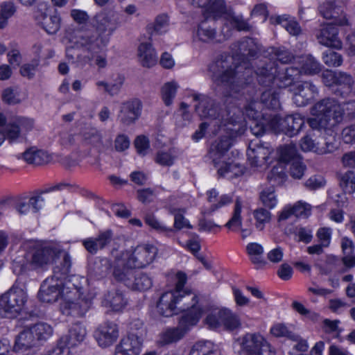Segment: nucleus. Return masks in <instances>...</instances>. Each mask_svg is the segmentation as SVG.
Listing matches in <instances>:
<instances>
[{"instance_id": "nucleus-32", "label": "nucleus", "mask_w": 355, "mask_h": 355, "mask_svg": "<svg viewBox=\"0 0 355 355\" xmlns=\"http://www.w3.org/2000/svg\"><path fill=\"white\" fill-rule=\"evenodd\" d=\"M111 268L107 259L96 258L88 265V275L91 278L101 279L105 277Z\"/></svg>"}, {"instance_id": "nucleus-56", "label": "nucleus", "mask_w": 355, "mask_h": 355, "mask_svg": "<svg viewBox=\"0 0 355 355\" xmlns=\"http://www.w3.org/2000/svg\"><path fill=\"white\" fill-rule=\"evenodd\" d=\"M253 216L256 220L255 226L262 230L266 223H268L271 219L270 212L263 208H259L254 211Z\"/></svg>"}, {"instance_id": "nucleus-28", "label": "nucleus", "mask_w": 355, "mask_h": 355, "mask_svg": "<svg viewBox=\"0 0 355 355\" xmlns=\"http://www.w3.org/2000/svg\"><path fill=\"white\" fill-rule=\"evenodd\" d=\"M177 291L163 293L157 304L158 313L164 317H170L178 313Z\"/></svg>"}, {"instance_id": "nucleus-57", "label": "nucleus", "mask_w": 355, "mask_h": 355, "mask_svg": "<svg viewBox=\"0 0 355 355\" xmlns=\"http://www.w3.org/2000/svg\"><path fill=\"white\" fill-rule=\"evenodd\" d=\"M238 53L243 55L253 57L256 55L257 50L254 48V44L252 39H245L238 43Z\"/></svg>"}, {"instance_id": "nucleus-50", "label": "nucleus", "mask_w": 355, "mask_h": 355, "mask_svg": "<svg viewBox=\"0 0 355 355\" xmlns=\"http://www.w3.org/2000/svg\"><path fill=\"white\" fill-rule=\"evenodd\" d=\"M178 87V85L175 81L168 82L163 85L162 88V96L166 106H169L173 103Z\"/></svg>"}, {"instance_id": "nucleus-22", "label": "nucleus", "mask_w": 355, "mask_h": 355, "mask_svg": "<svg viewBox=\"0 0 355 355\" xmlns=\"http://www.w3.org/2000/svg\"><path fill=\"white\" fill-rule=\"evenodd\" d=\"M95 338L101 347L112 345L119 337L117 325L112 322H106L100 325L94 333Z\"/></svg>"}, {"instance_id": "nucleus-60", "label": "nucleus", "mask_w": 355, "mask_h": 355, "mask_svg": "<svg viewBox=\"0 0 355 355\" xmlns=\"http://www.w3.org/2000/svg\"><path fill=\"white\" fill-rule=\"evenodd\" d=\"M308 123L313 130H322L325 132H332L331 125H329V123L320 116H315L314 118L309 119Z\"/></svg>"}, {"instance_id": "nucleus-35", "label": "nucleus", "mask_w": 355, "mask_h": 355, "mask_svg": "<svg viewBox=\"0 0 355 355\" xmlns=\"http://www.w3.org/2000/svg\"><path fill=\"white\" fill-rule=\"evenodd\" d=\"M22 157L30 164L42 165L51 161V156L46 152L31 148L26 150Z\"/></svg>"}, {"instance_id": "nucleus-4", "label": "nucleus", "mask_w": 355, "mask_h": 355, "mask_svg": "<svg viewBox=\"0 0 355 355\" xmlns=\"http://www.w3.org/2000/svg\"><path fill=\"white\" fill-rule=\"evenodd\" d=\"M301 71L297 67H286L278 71L277 66L272 62L260 67L256 71L257 80L260 85L270 86L274 82L280 88L293 87L294 80L299 76Z\"/></svg>"}, {"instance_id": "nucleus-31", "label": "nucleus", "mask_w": 355, "mask_h": 355, "mask_svg": "<svg viewBox=\"0 0 355 355\" xmlns=\"http://www.w3.org/2000/svg\"><path fill=\"white\" fill-rule=\"evenodd\" d=\"M87 334L86 329L79 323L74 324L69 330V334L60 338L61 344L74 347L83 341Z\"/></svg>"}, {"instance_id": "nucleus-55", "label": "nucleus", "mask_w": 355, "mask_h": 355, "mask_svg": "<svg viewBox=\"0 0 355 355\" xmlns=\"http://www.w3.org/2000/svg\"><path fill=\"white\" fill-rule=\"evenodd\" d=\"M241 208L242 203L239 198H237L235 202L234 209L233 211V214L230 220L225 224V227L228 229H232L233 227H239L242 224V217H241Z\"/></svg>"}, {"instance_id": "nucleus-11", "label": "nucleus", "mask_w": 355, "mask_h": 355, "mask_svg": "<svg viewBox=\"0 0 355 355\" xmlns=\"http://www.w3.org/2000/svg\"><path fill=\"white\" fill-rule=\"evenodd\" d=\"M304 124V119L298 114L288 115L284 118L275 116L270 121V125L275 132H282L290 137L297 135Z\"/></svg>"}, {"instance_id": "nucleus-14", "label": "nucleus", "mask_w": 355, "mask_h": 355, "mask_svg": "<svg viewBox=\"0 0 355 355\" xmlns=\"http://www.w3.org/2000/svg\"><path fill=\"white\" fill-rule=\"evenodd\" d=\"M142 345L141 334L130 331L116 345L114 355H139Z\"/></svg>"}, {"instance_id": "nucleus-43", "label": "nucleus", "mask_w": 355, "mask_h": 355, "mask_svg": "<svg viewBox=\"0 0 355 355\" xmlns=\"http://www.w3.org/2000/svg\"><path fill=\"white\" fill-rule=\"evenodd\" d=\"M133 268L129 267L126 262L125 264L116 266L114 269L113 275L117 281L123 282L128 287V282H132L136 273Z\"/></svg>"}, {"instance_id": "nucleus-24", "label": "nucleus", "mask_w": 355, "mask_h": 355, "mask_svg": "<svg viewBox=\"0 0 355 355\" xmlns=\"http://www.w3.org/2000/svg\"><path fill=\"white\" fill-rule=\"evenodd\" d=\"M223 129L225 132L229 134V137H224L220 139L216 145L212 146L209 152V157L211 159V162L214 166H218L221 161L225 160L226 153L232 146L231 137H237V135H231L230 131H227L224 126H222L220 130ZM241 134H239L241 135Z\"/></svg>"}, {"instance_id": "nucleus-29", "label": "nucleus", "mask_w": 355, "mask_h": 355, "mask_svg": "<svg viewBox=\"0 0 355 355\" xmlns=\"http://www.w3.org/2000/svg\"><path fill=\"white\" fill-rule=\"evenodd\" d=\"M232 8L227 7L225 0H209L203 10V16L206 19H211L214 21L220 17L225 19Z\"/></svg>"}, {"instance_id": "nucleus-42", "label": "nucleus", "mask_w": 355, "mask_h": 355, "mask_svg": "<svg viewBox=\"0 0 355 355\" xmlns=\"http://www.w3.org/2000/svg\"><path fill=\"white\" fill-rule=\"evenodd\" d=\"M189 355H220V352L211 342L200 341L192 347Z\"/></svg>"}, {"instance_id": "nucleus-9", "label": "nucleus", "mask_w": 355, "mask_h": 355, "mask_svg": "<svg viewBox=\"0 0 355 355\" xmlns=\"http://www.w3.org/2000/svg\"><path fill=\"white\" fill-rule=\"evenodd\" d=\"M197 323V316L191 318H189L187 316H181L177 327L167 328L160 334L158 340L159 344L163 346L178 342Z\"/></svg>"}, {"instance_id": "nucleus-48", "label": "nucleus", "mask_w": 355, "mask_h": 355, "mask_svg": "<svg viewBox=\"0 0 355 355\" xmlns=\"http://www.w3.org/2000/svg\"><path fill=\"white\" fill-rule=\"evenodd\" d=\"M297 159L300 158L298 156L297 147L295 144L284 145L279 148V159L281 162L284 163L291 162L292 163Z\"/></svg>"}, {"instance_id": "nucleus-62", "label": "nucleus", "mask_w": 355, "mask_h": 355, "mask_svg": "<svg viewBox=\"0 0 355 355\" xmlns=\"http://www.w3.org/2000/svg\"><path fill=\"white\" fill-rule=\"evenodd\" d=\"M145 223L153 230L159 232H172L173 230L163 225L152 214H147L144 217Z\"/></svg>"}, {"instance_id": "nucleus-34", "label": "nucleus", "mask_w": 355, "mask_h": 355, "mask_svg": "<svg viewBox=\"0 0 355 355\" xmlns=\"http://www.w3.org/2000/svg\"><path fill=\"white\" fill-rule=\"evenodd\" d=\"M139 62L143 67H151L157 61L155 49L150 43H141L138 48Z\"/></svg>"}, {"instance_id": "nucleus-23", "label": "nucleus", "mask_w": 355, "mask_h": 355, "mask_svg": "<svg viewBox=\"0 0 355 355\" xmlns=\"http://www.w3.org/2000/svg\"><path fill=\"white\" fill-rule=\"evenodd\" d=\"M215 26V21L205 18L198 26L196 37L198 41L205 44H216L222 42Z\"/></svg>"}, {"instance_id": "nucleus-59", "label": "nucleus", "mask_w": 355, "mask_h": 355, "mask_svg": "<svg viewBox=\"0 0 355 355\" xmlns=\"http://www.w3.org/2000/svg\"><path fill=\"white\" fill-rule=\"evenodd\" d=\"M323 61L329 67H336L341 65L343 58L340 54L329 50L323 54Z\"/></svg>"}, {"instance_id": "nucleus-53", "label": "nucleus", "mask_w": 355, "mask_h": 355, "mask_svg": "<svg viewBox=\"0 0 355 355\" xmlns=\"http://www.w3.org/2000/svg\"><path fill=\"white\" fill-rule=\"evenodd\" d=\"M3 134L6 139L10 143L17 141L21 137V128L17 125L14 119L6 125Z\"/></svg>"}, {"instance_id": "nucleus-12", "label": "nucleus", "mask_w": 355, "mask_h": 355, "mask_svg": "<svg viewBox=\"0 0 355 355\" xmlns=\"http://www.w3.org/2000/svg\"><path fill=\"white\" fill-rule=\"evenodd\" d=\"M142 103L138 98H132L121 103L117 119L123 126L134 124L141 116Z\"/></svg>"}, {"instance_id": "nucleus-10", "label": "nucleus", "mask_w": 355, "mask_h": 355, "mask_svg": "<svg viewBox=\"0 0 355 355\" xmlns=\"http://www.w3.org/2000/svg\"><path fill=\"white\" fill-rule=\"evenodd\" d=\"M61 279V277L55 275L42 282L38 293V297L42 302L52 303L56 302L60 297L63 299L66 297Z\"/></svg>"}, {"instance_id": "nucleus-1", "label": "nucleus", "mask_w": 355, "mask_h": 355, "mask_svg": "<svg viewBox=\"0 0 355 355\" xmlns=\"http://www.w3.org/2000/svg\"><path fill=\"white\" fill-rule=\"evenodd\" d=\"M94 31L84 32L78 38V44L87 53V55H77L76 61L82 66L92 64L94 60L98 69L107 65L106 55L103 50L110 42V36L120 26L119 15L111 11H103L96 14L91 22Z\"/></svg>"}, {"instance_id": "nucleus-26", "label": "nucleus", "mask_w": 355, "mask_h": 355, "mask_svg": "<svg viewBox=\"0 0 355 355\" xmlns=\"http://www.w3.org/2000/svg\"><path fill=\"white\" fill-rule=\"evenodd\" d=\"M244 111L241 108L242 112V117L244 125H245V115L248 119L252 120V123L250 125V130L253 135L257 137L261 136L265 132V128L263 123L257 121V119L261 116L260 112L257 110V103L255 102H250L243 105ZM245 126H244V130Z\"/></svg>"}, {"instance_id": "nucleus-3", "label": "nucleus", "mask_w": 355, "mask_h": 355, "mask_svg": "<svg viewBox=\"0 0 355 355\" xmlns=\"http://www.w3.org/2000/svg\"><path fill=\"white\" fill-rule=\"evenodd\" d=\"M212 80L217 85L233 86L234 83L245 85L243 89L249 91V85L251 82L250 75L252 73V69L244 64H237L234 62L232 56L222 53L218 55L209 66Z\"/></svg>"}, {"instance_id": "nucleus-21", "label": "nucleus", "mask_w": 355, "mask_h": 355, "mask_svg": "<svg viewBox=\"0 0 355 355\" xmlns=\"http://www.w3.org/2000/svg\"><path fill=\"white\" fill-rule=\"evenodd\" d=\"M291 90L293 94V102L298 107L306 105L318 93L317 87L307 81L293 85Z\"/></svg>"}, {"instance_id": "nucleus-51", "label": "nucleus", "mask_w": 355, "mask_h": 355, "mask_svg": "<svg viewBox=\"0 0 355 355\" xmlns=\"http://www.w3.org/2000/svg\"><path fill=\"white\" fill-rule=\"evenodd\" d=\"M286 175L282 164L274 166L268 174L267 178L272 186L280 185L286 180Z\"/></svg>"}, {"instance_id": "nucleus-2", "label": "nucleus", "mask_w": 355, "mask_h": 355, "mask_svg": "<svg viewBox=\"0 0 355 355\" xmlns=\"http://www.w3.org/2000/svg\"><path fill=\"white\" fill-rule=\"evenodd\" d=\"M191 96L198 103L194 107L196 112L201 119L210 121L215 133L220 131L222 126L232 136L244 132L242 112L232 97L227 96L223 101V110L220 102L207 95L194 92Z\"/></svg>"}, {"instance_id": "nucleus-7", "label": "nucleus", "mask_w": 355, "mask_h": 355, "mask_svg": "<svg viewBox=\"0 0 355 355\" xmlns=\"http://www.w3.org/2000/svg\"><path fill=\"white\" fill-rule=\"evenodd\" d=\"M234 347H239V353L245 355H272L270 344L259 334L248 333L238 338Z\"/></svg>"}, {"instance_id": "nucleus-46", "label": "nucleus", "mask_w": 355, "mask_h": 355, "mask_svg": "<svg viewBox=\"0 0 355 355\" xmlns=\"http://www.w3.org/2000/svg\"><path fill=\"white\" fill-rule=\"evenodd\" d=\"M246 251L250 257L251 261L254 264H264L265 261L262 259L263 248L257 243H250L246 246Z\"/></svg>"}, {"instance_id": "nucleus-8", "label": "nucleus", "mask_w": 355, "mask_h": 355, "mask_svg": "<svg viewBox=\"0 0 355 355\" xmlns=\"http://www.w3.org/2000/svg\"><path fill=\"white\" fill-rule=\"evenodd\" d=\"M314 116H320L326 119L329 125L334 127L342 121L344 110L334 98H324L314 105L312 108Z\"/></svg>"}, {"instance_id": "nucleus-5", "label": "nucleus", "mask_w": 355, "mask_h": 355, "mask_svg": "<svg viewBox=\"0 0 355 355\" xmlns=\"http://www.w3.org/2000/svg\"><path fill=\"white\" fill-rule=\"evenodd\" d=\"M28 294L23 285L14 284L0 295V317L15 318L26 309Z\"/></svg>"}, {"instance_id": "nucleus-33", "label": "nucleus", "mask_w": 355, "mask_h": 355, "mask_svg": "<svg viewBox=\"0 0 355 355\" xmlns=\"http://www.w3.org/2000/svg\"><path fill=\"white\" fill-rule=\"evenodd\" d=\"M37 345L34 334L29 327L21 331L17 336L14 348L16 351L26 350Z\"/></svg>"}, {"instance_id": "nucleus-36", "label": "nucleus", "mask_w": 355, "mask_h": 355, "mask_svg": "<svg viewBox=\"0 0 355 355\" xmlns=\"http://www.w3.org/2000/svg\"><path fill=\"white\" fill-rule=\"evenodd\" d=\"M83 143L99 150L103 147L101 133L94 128H87L81 132Z\"/></svg>"}, {"instance_id": "nucleus-17", "label": "nucleus", "mask_w": 355, "mask_h": 355, "mask_svg": "<svg viewBox=\"0 0 355 355\" xmlns=\"http://www.w3.org/2000/svg\"><path fill=\"white\" fill-rule=\"evenodd\" d=\"M92 305V299L85 296L80 297L76 301H71L66 297L60 304V309L64 315L83 317L91 309Z\"/></svg>"}, {"instance_id": "nucleus-52", "label": "nucleus", "mask_w": 355, "mask_h": 355, "mask_svg": "<svg viewBox=\"0 0 355 355\" xmlns=\"http://www.w3.org/2000/svg\"><path fill=\"white\" fill-rule=\"evenodd\" d=\"M300 71L306 74H315L320 72V64L313 56L307 55L302 61Z\"/></svg>"}, {"instance_id": "nucleus-20", "label": "nucleus", "mask_w": 355, "mask_h": 355, "mask_svg": "<svg viewBox=\"0 0 355 355\" xmlns=\"http://www.w3.org/2000/svg\"><path fill=\"white\" fill-rule=\"evenodd\" d=\"M319 12L324 19L332 20L337 26H349V22L342 8L336 5L333 1H327L320 5Z\"/></svg>"}, {"instance_id": "nucleus-58", "label": "nucleus", "mask_w": 355, "mask_h": 355, "mask_svg": "<svg viewBox=\"0 0 355 355\" xmlns=\"http://www.w3.org/2000/svg\"><path fill=\"white\" fill-rule=\"evenodd\" d=\"M170 212L174 215V227L180 230L184 227L192 229L193 226L186 219L180 209H171Z\"/></svg>"}, {"instance_id": "nucleus-15", "label": "nucleus", "mask_w": 355, "mask_h": 355, "mask_svg": "<svg viewBox=\"0 0 355 355\" xmlns=\"http://www.w3.org/2000/svg\"><path fill=\"white\" fill-rule=\"evenodd\" d=\"M333 23L322 24L315 31L318 42L325 46L340 49L342 42L338 37V30Z\"/></svg>"}, {"instance_id": "nucleus-38", "label": "nucleus", "mask_w": 355, "mask_h": 355, "mask_svg": "<svg viewBox=\"0 0 355 355\" xmlns=\"http://www.w3.org/2000/svg\"><path fill=\"white\" fill-rule=\"evenodd\" d=\"M254 102L251 100L248 101L247 100L246 104ZM257 103V110L259 108V105L262 104L265 107L271 110H277L280 107V103L278 97V94L271 89L266 90L261 93L260 98V103L255 101Z\"/></svg>"}, {"instance_id": "nucleus-18", "label": "nucleus", "mask_w": 355, "mask_h": 355, "mask_svg": "<svg viewBox=\"0 0 355 355\" xmlns=\"http://www.w3.org/2000/svg\"><path fill=\"white\" fill-rule=\"evenodd\" d=\"M300 147L303 151H313L319 155L332 153L338 148L337 141L334 137L325 139L322 142L315 143L311 137L305 136L301 140Z\"/></svg>"}, {"instance_id": "nucleus-27", "label": "nucleus", "mask_w": 355, "mask_h": 355, "mask_svg": "<svg viewBox=\"0 0 355 355\" xmlns=\"http://www.w3.org/2000/svg\"><path fill=\"white\" fill-rule=\"evenodd\" d=\"M35 18L42 28L49 34L55 33L60 28V18L55 10L44 8V11H38Z\"/></svg>"}, {"instance_id": "nucleus-49", "label": "nucleus", "mask_w": 355, "mask_h": 355, "mask_svg": "<svg viewBox=\"0 0 355 355\" xmlns=\"http://www.w3.org/2000/svg\"><path fill=\"white\" fill-rule=\"evenodd\" d=\"M227 22L239 31H249L251 29V26L245 21L242 16L235 15L233 10L229 12L227 18Z\"/></svg>"}, {"instance_id": "nucleus-25", "label": "nucleus", "mask_w": 355, "mask_h": 355, "mask_svg": "<svg viewBox=\"0 0 355 355\" xmlns=\"http://www.w3.org/2000/svg\"><path fill=\"white\" fill-rule=\"evenodd\" d=\"M114 239L111 230L100 231L96 238H89L83 241L85 249L91 254H96L98 250L108 246Z\"/></svg>"}, {"instance_id": "nucleus-13", "label": "nucleus", "mask_w": 355, "mask_h": 355, "mask_svg": "<svg viewBox=\"0 0 355 355\" xmlns=\"http://www.w3.org/2000/svg\"><path fill=\"white\" fill-rule=\"evenodd\" d=\"M177 297L176 303L178 304V312L187 311L182 316H187L189 318L197 316L198 322L202 315V310L198 304L197 296L190 292L178 293V291H177Z\"/></svg>"}, {"instance_id": "nucleus-47", "label": "nucleus", "mask_w": 355, "mask_h": 355, "mask_svg": "<svg viewBox=\"0 0 355 355\" xmlns=\"http://www.w3.org/2000/svg\"><path fill=\"white\" fill-rule=\"evenodd\" d=\"M168 25V17L165 14L158 15L155 20V23L149 24L147 26L148 33L153 35V33L162 34L166 32V28Z\"/></svg>"}, {"instance_id": "nucleus-16", "label": "nucleus", "mask_w": 355, "mask_h": 355, "mask_svg": "<svg viewBox=\"0 0 355 355\" xmlns=\"http://www.w3.org/2000/svg\"><path fill=\"white\" fill-rule=\"evenodd\" d=\"M157 249L153 245L138 246L129 257L127 264L130 268H144L155 259Z\"/></svg>"}, {"instance_id": "nucleus-63", "label": "nucleus", "mask_w": 355, "mask_h": 355, "mask_svg": "<svg viewBox=\"0 0 355 355\" xmlns=\"http://www.w3.org/2000/svg\"><path fill=\"white\" fill-rule=\"evenodd\" d=\"M340 184L345 192H350L355 188V175L354 172L347 171L343 174L340 180Z\"/></svg>"}, {"instance_id": "nucleus-6", "label": "nucleus", "mask_w": 355, "mask_h": 355, "mask_svg": "<svg viewBox=\"0 0 355 355\" xmlns=\"http://www.w3.org/2000/svg\"><path fill=\"white\" fill-rule=\"evenodd\" d=\"M61 249L52 244H44L35 247L26 254L29 267L33 270H45L58 258Z\"/></svg>"}, {"instance_id": "nucleus-44", "label": "nucleus", "mask_w": 355, "mask_h": 355, "mask_svg": "<svg viewBox=\"0 0 355 355\" xmlns=\"http://www.w3.org/2000/svg\"><path fill=\"white\" fill-rule=\"evenodd\" d=\"M353 83L354 80L351 75L340 71L336 72L334 85L338 87L336 91L341 90V96L346 95L351 92Z\"/></svg>"}, {"instance_id": "nucleus-61", "label": "nucleus", "mask_w": 355, "mask_h": 355, "mask_svg": "<svg viewBox=\"0 0 355 355\" xmlns=\"http://www.w3.org/2000/svg\"><path fill=\"white\" fill-rule=\"evenodd\" d=\"M270 333L276 337H287L297 339V335L290 331L284 324H276L270 329Z\"/></svg>"}, {"instance_id": "nucleus-45", "label": "nucleus", "mask_w": 355, "mask_h": 355, "mask_svg": "<svg viewBox=\"0 0 355 355\" xmlns=\"http://www.w3.org/2000/svg\"><path fill=\"white\" fill-rule=\"evenodd\" d=\"M222 324L227 329L233 330L241 326V320L239 316L227 309H221Z\"/></svg>"}, {"instance_id": "nucleus-19", "label": "nucleus", "mask_w": 355, "mask_h": 355, "mask_svg": "<svg viewBox=\"0 0 355 355\" xmlns=\"http://www.w3.org/2000/svg\"><path fill=\"white\" fill-rule=\"evenodd\" d=\"M271 153L272 149L268 145L263 146L259 139H254L249 144L248 159L252 166H261L266 163Z\"/></svg>"}, {"instance_id": "nucleus-37", "label": "nucleus", "mask_w": 355, "mask_h": 355, "mask_svg": "<svg viewBox=\"0 0 355 355\" xmlns=\"http://www.w3.org/2000/svg\"><path fill=\"white\" fill-rule=\"evenodd\" d=\"M218 168V173L221 177L227 176L228 178H232L239 176L243 173V167L237 163H227L225 160L221 161Z\"/></svg>"}, {"instance_id": "nucleus-39", "label": "nucleus", "mask_w": 355, "mask_h": 355, "mask_svg": "<svg viewBox=\"0 0 355 355\" xmlns=\"http://www.w3.org/2000/svg\"><path fill=\"white\" fill-rule=\"evenodd\" d=\"M105 303L106 306L117 311L121 310L125 306L126 300L122 292L119 290H114L109 291L105 295Z\"/></svg>"}, {"instance_id": "nucleus-30", "label": "nucleus", "mask_w": 355, "mask_h": 355, "mask_svg": "<svg viewBox=\"0 0 355 355\" xmlns=\"http://www.w3.org/2000/svg\"><path fill=\"white\" fill-rule=\"evenodd\" d=\"M207 200L211 203L209 208L202 212L204 215H211L218 209L231 203L233 201L232 196L224 194L218 197V192L212 189L207 192Z\"/></svg>"}, {"instance_id": "nucleus-64", "label": "nucleus", "mask_w": 355, "mask_h": 355, "mask_svg": "<svg viewBox=\"0 0 355 355\" xmlns=\"http://www.w3.org/2000/svg\"><path fill=\"white\" fill-rule=\"evenodd\" d=\"M221 319V309H214L208 314L205 322L210 329H216L222 324Z\"/></svg>"}, {"instance_id": "nucleus-41", "label": "nucleus", "mask_w": 355, "mask_h": 355, "mask_svg": "<svg viewBox=\"0 0 355 355\" xmlns=\"http://www.w3.org/2000/svg\"><path fill=\"white\" fill-rule=\"evenodd\" d=\"M31 327L38 345L46 341L53 335L52 327L46 322H38Z\"/></svg>"}, {"instance_id": "nucleus-40", "label": "nucleus", "mask_w": 355, "mask_h": 355, "mask_svg": "<svg viewBox=\"0 0 355 355\" xmlns=\"http://www.w3.org/2000/svg\"><path fill=\"white\" fill-rule=\"evenodd\" d=\"M128 283V288L140 291H146L153 285L151 278L147 274L141 272H136L132 282Z\"/></svg>"}, {"instance_id": "nucleus-54", "label": "nucleus", "mask_w": 355, "mask_h": 355, "mask_svg": "<svg viewBox=\"0 0 355 355\" xmlns=\"http://www.w3.org/2000/svg\"><path fill=\"white\" fill-rule=\"evenodd\" d=\"M176 159L174 150L169 149L167 151H159L155 158L157 164L162 166H172Z\"/></svg>"}]
</instances>
